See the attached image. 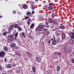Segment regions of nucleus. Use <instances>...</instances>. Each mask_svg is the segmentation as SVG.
<instances>
[{"mask_svg": "<svg viewBox=\"0 0 74 74\" xmlns=\"http://www.w3.org/2000/svg\"><path fill=\"white\" fill-rule=\"evenodd\" d=\"M47 30V29H45V27L42 25H40L36 28L35 32H38L41 31H45Z\"/></svg>", "mask_w": 74, "mask_h": 74, "instance_id": "f257e3e1", "label": "nucleus"}, {"mask_svg": "<svg viewBox=\"0 0 74 74\" xmlns=\"http://www.w3.org/2000/svg\"><path fill=\"white\" fill-rule=\"evenodd\" d=\"M8 39L9 41H14V38L15 37V34H10L8 36Z\"/></svg>", "mask_w": 74, "mask_h": 74, "instance_id": "f03ea898", "label": "nucleus"}, {"mask_svg": "<svg viewBox=\"0 0 74 74\" xmlns=\"http://www.w3.org/2000/svg\"><path fill=\"white\" fill-rule=\"evenodd\" d=\"M5 55V53L4 51H1L0 52V57L1 58H3Z\"/></svg>", "mask_w": 74, "mask_h": 74, "instance_id": "7ed1b4c3", "label": "nucleus"}, {"mask_svg": "<svg viewBox=\"0 0 74 74\" xmlns=\"http://www.w3.org/2000/svg\"><path fill=\"white\" fill-rule=\"evenodd\" d=\"M68 49L66 47H64L62 49V52L64 53H67Z\"/></svg>", "mask_w": 74, "mask_h": 74, "instance_id": "20e7f679", "label": "nucleus"}, {"mask_svg": "<svg viewBox=\"0 0 74 74\" xmlns=\"http://www.w3.org/2000/svg\"><path fill=\"white\" fill-rule=\"evenodd\" d=\"M61 36L62 37V40H63L64 39L66 38V34L64 32H63L61 34Z\"/></svg>", "mask_w": 74, "mask_h": 74, "instance_id": "39448f33", "label": "nucleus"}, {"mask_svg": "<svg viewBox=\"0 0 74 74\" xmlns=\"http://www.w3.org/2000/svg\"><path fill=\"white\" fill-rule=\"evenodd\" d=\"M27 56L29 57H32L33 56L32 54L30 52H27L26 53Z\"/></svg>", "mask_w": 74, "mask_h": 74, "instance_id": "423d86ee", "label": "nucleus"}, {"mask_svg": "<svg viewBox=\"0 0 74 74\" xmlns=\"http://www.w3.org/2000/svg\"><path fill=\"white\" fill-rule=\"evenodd\" d=\"M18 32H17L16 34H15L14 35V36H15V38H14V40H18V39H17V37H18Z\"/></svg>", "mask_w": 74, "mask_h": 74, "instance_id": "0eeeda50", "label": "nucleus"}, {"mask_svg": "<svg viewBox=\"0 0 74 74\" xmlns=\"http://www.w3.org/2000/svg\"><path fill=\"white\" fill-rule=\"evenodd\" d=\"M32 69L33 70V72L34 74H36V69H35L34 67L32 66Z\"/></svg>", "mask_w": 74, "mask_h": 74, "instance_id": "6e6552de", "label": "nucleus"}, {"mask_svg": "<svg viewBox=\"0 0 74 74\" xmlns=\"http://www.w3.org/2000/svg\"><path fill=\"white\" fill-rule=\"evenodd\" d=\"M3 49L5 51H8V52H11L10 51H8V47H6L3 46Z\"/></svg>", "mask_w": 74, "mask_h": 74, "instance_id": "1a4fd4ad", "label": "nucleus"}, {"mask_svg": "<svg viewBox=\"0 0 74 74\" xmlns=\"http://www.w3.org/2000/svg\"><path fill=\"white\" fill-rule=\"evenodd\" d=\"M23 8L24 9H27V8H28V5L25 4L23 5Z\"/></svg>", "mask_w": 74, "mask_h": 74, "instance_id": "9d476101", "label": "nucleus"}, {"mask_svg": "<svg viewBox=\"0 0 74 74\" xmlns=\"http://www.w3.org/2000/svg\"><path fill=\"white\" fill-rule=\"evenodd\" d=\"M52 44L53 45H56V40L55 39H54L53 41L52 42Z\"/></svg>", "mask_w": 74, "mask_h": 74, "instance_id": "9b49d317", "label": "nucleus"}, {"mask_svg": "<svg viewBox=\"0 0 74 74\" xmlns=\"http://www.w3.org/2000/svg\"><path fill=\"white\" fill-rule=\"evenodd\" d=\"M14 28V26L12 25H11L10 26V28H9V31H11V30H12V29Z\"/></svg>", "mask_w": 74, "mask_h": 74, "instance_id": "f8f14e48", "label": "nucleus"}, {"mask_svg": "<svg viewBox=\"0 0 74 74\" xmlns=\"http://www.w3.org/2000/svg\"><path fill=\"white\" fill-rule=\"evenodd\" d=\"M48 10L49 11H51L53 10V7L52 6H49L48 8Z\"/></svg>", "mask_w": 74, "mask_h": 74, "instance_id": "ddd939ff", "label": "nucleus"}, {"mask_svg": "<svg viewBox=\"0 0 74 74\" xmlns=\"http://www.w3.org/2000/svg\"><path fill=\"white\" fill-rule=\"evenodd\" d=\"M50 27L51 29H55V26L53 25V24H51L50 25Z\"/></svg>", "mask_w": 74, "mask_h": 74, "instance_id": "4468645a", "label": "nucleus"}, {"mask_svg": "<svg viewBox=\"0 0 74 74\" xmlns=\"http://www.w3.org/2000/svg\"><path fill=\"white\" fill-rule=\"evenodd\" d=\"M60 68V66H58L56 68V70L57 71H59Z\"/></svg>", "mask_w": 74, "mask_h": 74, "instance_id": "2eb2a0df", "label": "nucleus"}, {"mask_svg": "<svg viewBox=\"0 0 74 74\" xmlns=\"http://www.w3.org/2000/svg\"><path fill=\"white\" fill-rule=\"evenodd\" d=\"M48 21L50 23H52L53 22V20L51 18H49L48 20Z\"/></svg>", "mask_w": 74, "mask_h": 74, "instance_id": "dca6fc26", "label": "nucleus"}, {"mask_svg": "<svg viewBox=\"0 0 74 74\" xmlns=\"http://www.w3.org/2000/svg\"><path fill=\"white\" fill-rule=\"evenodd\" d=\"M36 61L37 62H38V63H40V61L38 60H39V58H38V57H36Z\"/></svg>", "mask_w": 74, "mask_h": 74, "instance_id": "f3484780", "label": "nucleus"}, {"mask_svg": "<svg viewBox=\"0 0 74 74\" xmlns=\"http://www.w3.org/2000/svg\"><path fill=\"white\" fill-rule=\"evenodd\" d=\"M47 72H48V74H51L52 73V70L49 69L48 71H47Z\"/></svg>", "mask_w": 74, "mask_h": 74, "instance_id": "a211bd4d", "label": "nucleus"}, {"mask_svg": "<svg viewBox=\"0 0 74 74\" xmlns=\"http://www.w3.org/2000/svg\"><path fill=\"white\" fill-rule=\"evenodd\" d=\"M16 54L18 55V56H21V53L18 52H16Z\"/></svg>", "mask_w": 74, "mask_h": 74, "instance_id": "6ab92c4d", "label": "nucleus"}, {"mask_svg": "<svg viewBox=\"0 0 74 74\" xmlns=\"http://www.w3.org/2000/svg\"><path fill=\"white\" fill-rule=\"evenodd\" d=\"M8 34V32L7 31H5L3 33V36H6V34Z\"/></svg>", "mask_w": 74, "mask_h": 74, "instance_id": "aec40b11", "label": "nucleus"}, {"mask_svg": "<svg viewBox=\"0 0 74 74\" xmlns=\"http://www.w3.org/2000/svg\"><path fill=\"white\" fill-rule=\"evenodd\" d=\"M34 26V24L32 23V24L30 26V29H32V28Z\"/></svg>", "mask_w": 74, "mask_h": 74, "instance_id": "412c9836", "label": "nucleus"}, {"mask_svg": "<svg viewBox=\"0 0 74 74\" xmlns=\"http://www.w3.org/2000/svg\"><path fill=\"white\" fill-rule=\"evenodd\" d=\"M69 35L70 36H74V32H71L69 33Z\"/></svg>", "mask_w": 74, "mask_h": 74, "instance_id": "4be33fe9", "label": "nucleus"}, {"mask_svg": "<svg viewBox=\"0 0 74 74\" xmlns=\"http://www.w3.org/2000/svg\"><path fill=\"white\" fill-rule=\"evenodd\" d=\"M66 27H65V26L64 25V26H60V29H65Z\"/></svg>", "mask_w": 74, "mask_h": 74, "instance_id": "5701e85b", "label": "nucleus"}, {"mask_svg": "<svg viewBox=\"0 0 74 74\" xmlns=\"http://www.w3.org/2000/svg\"><path fill=\"white\" fill-rule=\"evenodd\" d=\"M15 45H16V44L15 43H14L11 44V46L13 47V48H14L15 47Z\"/></svg>", "mask_w": 74, "mask_h": 74, "instance_id": "b1692460", "label": "nucleus"}, {"mask_svg": "<svg viewBox=\"0 0 74 74\" xmlns=\"http://www.w3.org/2000/svg\"><path fill=\"white\" fill-rule=\"evenodd\" d=\"M26 14H27V16H30V14H31V12H27V13H26Z\"/></svg>", "mask_w": 74, "mask_h": 74, "instance_id": "393cba45", "label": "nucleus"}, {"mask_svg": "<svg viewBox=\"0 0 74 74\" xmlns=\"http://www.w3.org/2000/svg\"><path fill=\"white\" fill-rule=\"evenodd\" d=\"M7 67L8 68H11V65L10 64H8L7 65Z\"/></svg>", "mask_w": 74, "mask_h": 74, "instance_id": "a878e982", "label": "nucleus"}, {"mask_svg": "<svg viewBox=\"0 0 74 74\" xmlns=\"http://www.w3.org/2000/svg\"><path fill=\"white\" fill-rule=\"evenodd\" d=\"M53 24H54V25H56V26H58V23L55 22H53Z\"/></svg>", "mask_w": 74, "mask_h": 74, "instance_id": "bb28decb", "label": "nucleus"}, {"mask_svg": "<svg viewBox=\"0 0 74 74\" xmlns=\"http://www.w3.org/2000/svg\"><path fill=\"white\" fill-rule=\"evenodd\" d=\"M52 18H55V13H53V14L51 15Z\"/></svg>", "mask_w": 74, "mask_h": 74, "instance_id": "cd10ccee", "label": "nucleus"}, {"mask_svg": "<svg viewBox=\"0 0 74 74\" xmlns=\"http://www.w3.org/2000/svg\"><path fill=\"white\" fill-rule=\"evenodd\" d=\"M54 30H59V27L58 28V27H56V26H55V27L54 28Z\"/></svg>", "mask_w": 74, "mask_h": 74, "instance_id": "c85d7f7f", "label": "nucleus"}, {"mask_svg": "<svg viewBox=\"0 0 74 74\" xmlns=\"http://www.w3.org/2000/svg\"><path fill=\"white\" fill-rule=\"evenodd\" d=\"M18 24H15L14 25V27L15 28H17V27H18Z\"/></svg>", "mask_w": 74, "mask_h": 74, "instance_id": "c756f323", "label": "nucleus"}, {"mask_svg": "<svg viewBox=\"0 0 74 74\" xmlns=\"http://www.w3.org/2000/svg\"><path fill=\"white\" fill-rule=\"evenodd\" d=\"M70 36V38L72 39L73 40V39H74V35H73Z\"/></svg>", "mask_w": 74, "mask_h": 74, "instance_id": "7c9ffc66", "label": "nucleus"}, {"mask_svg": "<svg viewBox=\"0 0 74 74\" xmlns=\"http://www.w3.org/2000/svg\"><path fill=\"white\" fill-rule=\"evenodd\" d=\"M21 34H22V36L24 37L25 38H26V36H25V33L23 32H22L21 33Z\"/></svg>", "mask_w": 74, "mask_h": 74, "instance_id": "2f4dec72", "label": "nucleus"}, {"mask_svg": "<svg viewBox=\"0 0 74 74\" xmlns=\"http://www.w3.org/2000/svg\"><path fill=\"white\" fill-rule=\"evenodd\" d=\"M24 17L25 18L24 19L25 20H26V19H27L28 18H29V16H27V17H26V16H24Z\"/></svg>", "mask_w": 74, "mask_h": 74, "instance_id": "473e14b6", "label": "nucleus"}, {"mask_svg": "<svg viewBox=\"0 0 74 74\" xmlns=\"http://www.w3.org/2000/svg\"><path fill=\"white\" fill-rule=\"evenodd\" d=\"M18 29L20 31H21V30H22V29L21 28V27H18Z\"/></svg>", "mask_w": 74, "mask_h": 74, "instance_id": "72a5a7b5", "label": "nucleus"}, {"mask_svg": "<svg viewBox=\"0 0 74 74\" xmlns=\"http://www.w3.org/2000/svg\"><path fill=\"white\" fill-rule=\"evenodd\" d=\"M53 4V3H50L49 4V5L50 6H51V5H52Z\"/></svg>", "mask_w": 74, "mask_h": 74, "instance_id": "f704fd0d", "label": "nucleus"}, {"mask_svg": "<svg viewBox=\"0 0 74 74\" xmlns=\"http://www.w3.org/2000/svg\"><path fill=\"white\" fill-rule=\"evenodd\" d=\"M16 72L17 73H20V71L19 70H17L16 71Z\"/></svg>", "mask_w": 74, "mask_h": 74, "instance_id": "c9c22d12", "label": "nucleus"}, {"mask_svg": "<svg viewBox=\"0 0 74 74\" xmlns=\"http://www.w3.org/2000/svg\"><path fill=\"white\" fill-rule=\"evenodd\" d=\"M35 9V7H34V6H32V10H34V9Z\"/></svg>", "mask_w": 74, "mask_h": 74, "instance_id": "e433bc0d", "label": "nucleus"}, {"mask_svg": "<svg viewBox=\"0 0 74 74\" xmlns=\"http://www.w3.org/2000/svg\"><path fill=\"white\" fill-rule=\"evenodd\" d=\"M13 14H16V11H15V10H14L13 11Z\"/></svg>", "mask_w": 74, "mask_h": 74, "instance_id": "4c0bfd02", "label": "nucleus"}, {"mask_svg": "<svg viewBox=\"0 0 74 74\" xmlns=\"http://www.w3.org/2000/svg\"><path fill=\"white\" fill-rule=\"evenodd\" d=\"M72 62L73 63H74V59H73L72 60Z\"/></svg>", "mask_w": 74, "mask_h": 74, "instance_id": "58836bf2", "label": "nucleus"}, {"mask_svg": "<svg viewBox=\"0 0 74 74\" xmlns=\"http://www.w3.org/2000/svg\"><path fill=\"white\" fill-rule=\"evenodd\" d=\"M68 52L70 54L71 53V50H69Z\"/></svg>", "mask_w": 74, "mask_h": 74, "instance_id": "ea45409f", "label": "nucleus"}, {"mask_svg": "<svg viewBox=\"0 0 74 74\" xmlns=\"http://www.w3.org/2000/svg\"><path fill=\"white\" fill-rule=\"evenodd\" d=\"M74 43V41L73 40H72L71 42V44H73Z\"/></svg>", "mask_w": 74, "mask_h": 74, "instance_id": "a19ab883", "label": "nucleus"}, {"mask_svg": "<svg viewBox=\"0 0 74 74\" xmlns=\"http://www.w3.org/2000/svg\"><path fill=\"white\" fill-rule=\"evenodd\" d=\"M48 43L49 44H50V43H51V41L50 40H48Z\"/></svg>", "mask_w": 74, "mask_h": 74, "instance_id": "79ce46f5", "label": "nucleus"}, {"mask_svg": "<svg viewBox=\"0 0 74 74\" xmlns=\"http://www.w3.org/2000/svg\"><path fill=\"white\" fill-rule=\"evenodd\" d=\"M45 23L46 25H48V22L47 21H46Z\"/></svg>", "mask_w": 74, "mask_h": 74, "instance_id": "37998d69", "label": "nucleus"}, {"mask_svg": "<svg viewBox=\"0 0 74 74\" xmlns=\"http://www.w3.org/2000/svg\"><path fill=\"white\" fill-rule=\"evenodd\" d=\"M56 34L57 36H58L59 35V33H56Z\"/></svg>", "mask_w": 74, "mask_h": 74, "instance_id": "c03bdc74", "label": "nucleus"}, {"mask_svg": "<svg viewBox=\"0 0 74 74\" xmlns=\"http://www.w3.org/2000/svg\"><path fill=\"white\" fill-rule=\"evenodd\" d=\"M16 48L17 49H19V47H16Z\"/></svg>", "mask_w": 74, "mask_h": 74, "instance_id": "a18cd8bd", "label": "nucleus"}, {"mask_svg": "<svg viewBox=\"0 0 74 74\" xmlns=\"http://www.w3.org/2000/svg\"><path fill=\"white\" fill-rule=\"evenodd\" d=\"M7 1H8V0H4V2L5 3H6Z\"/></svg>", "mask_w": 74, "mask_h": 74, "instance_id": "49530a36", "label": "nucleus"}, {"mask_svg": "<svg viewBox=\"0 0 74 74\" xmlns=\"http://www.w3.org/2000/svg\"><path fill=\"white\" fill-rule=\"evenodd\" d=\"M69 56L70 58H71L72 56V54L69 55Z\"/></svg>", "mask_w": 74, "mask_h": 74, "instance_id": "de8ad7c7", "label": "nucleus"}, {"mask_svg": "<svg viewBox=\"0 0 74 74\" xmlns=\"http://www.w3.org/2000/svg\"><path fill=\"white\" fill-rule=\"evenodd\" d=\"M32 14H34V11H32Z\"/></svg>", "mask_w": 74, "mask_h": 74, "instance_id": "09e8293b", "label": "nucleus"}, {"mask_svg": "<svg viewBox=\"0 0 74 74\" xmlns=\"http://www.w3.org/2000/svg\"><path fill=\"white\" fill-rule=\"evenodd\" d=\"M27 24H28V25L30 24V21H27Z\"/></svg>", "mask_w": 74, "mask_h": 74, "instance_id": "8fccbe9b", "label": "nucleus"}, {"mask_svg": "<svg viewBox=\"0 0 74 74\" xmlns=\"http://www.w3.org/2000/svg\"><path fill=\"white\" fill-rule=\"evenodd\" d=\"M2 74H7V72H5V73H4L3 72Z\"/></svg>", "mask_w": 74, "mask_h": 74, "instance_id": "3c124183", "label": "nucleus"}, {"mask_svg": "<svg viewBox=\"0 0 74 74\" xmlns=\"http://www.w3.org/2000/svg\"><path fill=\"white\" fill-rule=\"evenodd\" d=\"M28 21H29V22H30V21H31V19L30 18H29L28 19Z\"/></svg>", "mask_w": 74, "mask_h": 74, "instance_id": "603ef678", "label": "nucleus"}, {"mask_svg": "<svg viewBox=\"0 0 74 74\" xmlns=\"http://www.w3.org/2000/svg\"><path fill=\"white\" fill-rule=\"evenodd\" d=\"M2 70V67L0 66V70Z\"/></svg>", "mask_w": 74, "mask_h": 74, "instance_id": "864d4df0", "label": "nucleus"}, {"mask_svg": "<svg viewBox=\"0 0 74 74\" xmlns=\"http://www.w3.org/2000/svg\"><path fill=\"white\" fill-rule=\"evenodd\" d=\"M53 38H54V40H56V39H55V36L54 35H53Z\"/></svg>", "mask_w": 74, "mask_h": 74, "instance_id": "5fc2aeb1", "label": "nucleus"}, {"mask_svg": "<svg viewBox=\"0 0 74 74\" xmlns=\"http://www.w3.org/2000/svg\"><path fill=\"white\" fill-rule=\"evenodd\" d=\"M60 25L61 26H63V23H61V24H60Z\"/></svg>", "mask_w": 74, "mask_h": 74, "instance_id": "6e6d98bb", "label": "nucleus"}, {"mask_svg": "<svg viewBox=\"0 0 74 74\" xmlns=\"http://www.w3.org/2000/svg\"><path fill=\"white\" fill-rule=\"evenodd\" d=\"M9 72L10 73H11V72H12V70H10L9 71Z\"/></svg>", "mask_w": 74, "mask_h": 74, "instance_id": "4d7b16f0", "label": "nucleus"}, {"mask_svg": "<svg viewBox=\"0 0 74 74\" xmlns=\"http://www.w3.org/2000/svg\"><path fill=\"white\" fill-rule=\"evenodd\" d=\"M6 60H7L6 59H4V61L5 62V63H6L7 62L6 61Z\"/></svg>", "mask_w": 74, "mask_h": 74, "instance_id": "13d9d810", "label": "nucleus"}, {"mask_svg": "<svg viewBox=\"0 0 74 74\" xmlns=\"http://www.w3.org/2000/svg\"><path fill=\"white\" fill-rule=\"evenodd\" d=\"M57 53H58L56 52H54V54H57Z\"/></svg>", "mask_w": 74, "mask_h": 74, "instance_id": "bf43d9fd", "label": "nucleus"}, {"mask_svg": "<svg viewBox=\"0 0 74 74\" xmlns=\"http://www.w3.org/2000/svg\"><path fill=\"white\" fill-rule=\"evenodd\" d=\"M46 27H48V28H49V25H48V26H46Z\"/></svg>", "mask_w": 74, "mask_h": 74, "instance_id": "052dcab7", "label": "nucleus"}, {"mask_svg": "<svg viewBox=\"0 0 74 74\" xmlns=\"http://www.w3.org/2000/svg\"><path fill=\"white\" fill-rule=\"evenodd\" d=\"M29 31L31 32H32V30L29 29Z\"/></svg>", "mask_w": 74, "mask_h": 74, "instance_id": "680f3d73", "label": "nucleus"}, {"mask_svg": "<svg viewBox=\"0 0 74 74\" xmlns=\"http://www.w3.org/2000/svg\"><path fill=\"white\" fill-rule=\"evenodd\" d=\"M42 20L43 21L45 20V19H44V18H42Z\"/></svg>", "mask_w": 74, "mask_h": 74, "instance_id": "e2e57ef3", "label": "nucleus"}, {"mask_svg": "<svg viewBox=\"0 0 74 74\" xmlns=\"http://www.w3.org/2000/svg\"><path fill=\"white\" fill-rule=\"evenodd\" d=\"M44 7H45V8L47 7V5H46Z\"/></svg>", "mask_w": 74, "mask_h": 74, "instance_id": "0e129e2a", "label": "nucleus"}, {"mask_svg": "<svg viewBox=\"0 0 74 74\" xmlns=\"http://www.w3.org/2000/svg\"><path fill=\"white\" fill-rule=\"evenodd\" d=\"M58 55H61V53H59V54H58Z\"/></svg>", "mask_w": 74, "mask_h": 74, "instance_id": "69168bd1", "label": "nucleus"}, {"mask_svg": "<svg viewBox=\"0 0 74 74\" xmlns=\"http://www.w3.org/2000/svg\"><path fill=\"white\" fill-rule=\"evenodd\" d=\"M47 35H48V34H49V33H48V32H47Z\"/></svg>", "mask_w": 74, "mask_h": 74, "instance_id": "338daca9", "label": "nucleus"}, {"mask_svg": "<svg viewBox=\"0 0 74 74\" xmlns=\"http://www.w3.org/2000/svg\"><path fill=\"white\" fill-rule=\"evenodd\" d=\"M53 39H51V41H53Z\"/></svg>", "mask_w": 74, "mask_h": 74, "instance_id": "774afa93", "label": "nucleus"}]
</instances>
